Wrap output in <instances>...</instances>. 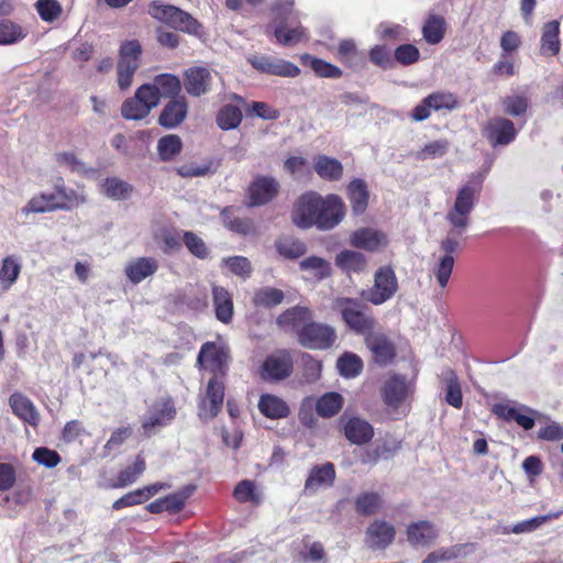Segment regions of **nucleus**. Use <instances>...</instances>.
I'll return each mask as SVG.
<instances>
[{
  "label": "nucleus",
  "instance_id": "nucleus-28",
  "mask_svg": "<svg viewBox=\"0 0 563 563\" xmlns=\"http://www.w3.org/2000/svg\"><path fill=\"white\" fill-rule=\"evenodd\" d=\"M258 410L269 419H283L289 416L290 409L284 399L276 395L264 394L258 400Z\"/></svg>",
  "mask_w": 563,
  "mask_h": 563
},
{
  "label": "nucleus",
  "instance_id": "nucleus-4",
  "mask_svg": "<svg viewBox=\"0 0 563 563\" xmlns=\"http://www.w3.org/2000/svg\"><path fill=\"white\" fill-rule=\"evenodd\" d=\"M398 290V280L395 271L390 266H382L374 274L372 288L362 291L366 301L380 306L391 299Z\"/></svg>",
  "mask_w": 563,
  "mask_h": 563
},
{
  "label": "nucleus",
  "instance_id": "nucleus-21",
  "mask_svg": "<svg viewBox=\"0 0 563 563\" xmlns=\"http://www.w3.org/2000/svg\"><path fill=\"white\" fill-rule=\"evenodd\" d=\"M311 319L312 313L307 307L296 306L279 314L276 322L285 332H296L298 334V331Z\"/></svg>",
  "mask_w": 563,
  "mask_h": 563
},
{
  "label": "nucleus",
  "instance_id": "nucleus-45",
  "mask_svg": "<svg viewBox=\"0 0 563 563\" xmlns=\"http://www.w3.org/2000/svg\"><path fill=\"white\" fill-rule=\"evenodd\" d=\"M242 111L236 106H223L217 115V124L221 130L228 131L236 129L242 121Z\"/></svg>",
  "mask_w": 563,
  "mask_h": 563
},
{
  "label": "nucleus",
  "instance_id": "nucleus-9",
  "mask_svg": "<svg viewBox=\"0 0 563 563\" xmlns=\"http://www.w3.org/2000/svg\"><path fill=\"white\" fill-rule=\"evenodd\" d=\"M320 195L313 191L303 194L297 200L291 213L292 222L302 229L317 225Z\"/></svg>",
  "mask_w": 563,
  "mask_h": 563
},
{
  "label": "nucleus",
  "instance_id": "nucleus-52",
  "mask_svg": "<svg viewBox=\"0 0 563 563\" xmlns=\"http://www.w3.org/2000/svg\"><path fill=\"white\" fill-rule=\"evenodd\" d=\"M233 495L240 503L251 501L254 504H260L262 500V495L257 492L255 483L250 479L240 482L235 486Z\"/></svg>",
  "mask_w": 563,
  "mask_h": 563
},
{
  "label": "nucleus",
  "instance_id": "nucleus-16",
  "mask_svg": "<svg viewBox=\"0 0 563 563\" xmlns=\"http://www.w3.org/2000/svg\"><path fill=\"white\" fill-rule=\"evenodd\" d=\"M365 344L371 351L373 358L380 365H386L396 355V349L389 338L382 331L372 330L365 335Z\"/></svg>",
  "mask_w": 563,
  "mask_h": 563
},
{
  "label": "nucleus",
  "instance_id": "nucleus-50",
  "mask_svg": "<svg viewBox=\"0 0 563 563\" xmlns=\"http://www.w3.org/2000/svg\"><path fill=\"white\" fill-rule=\"evenodd\" d=\"M21 272V265L16 258L9 256L2 261L0 268V283L4 289L10 288L18 279Z\"/></svg>",
  "mask_w": 563,
  "mask_h": 563
},
{
  "label": "nucleus",
  "instance_id": "nucleus-10",
  "mask_svg": "<svg viewBox=\"0 0 563 563\" xmlns=\"http://www.w3.org/2000/svg\"><path fill=\"white\" fill-rule=\"evenodd\" d=\"M292 358L288 351H277L264 361L261 368V377L267 382H279L289 377L292 373Z\"/></svg>",
  "mask_w": 563,
  "mask_h": 563
},
{
  "label": "nucleus",
  "instance_id": "nucleus-51",
  "mask_svg": "<svg viewBox=\"0 0 563 563\" xmlns=\"http://www.w3.org/2000/svg\"><path fill=\"white\" fill-rule=\"evenodd\" d=\"M151 111L143 103V101L137 98L136 93L133 98L125 100L121 108V113L123 118L128 120H142L144 119Z\"/></svg>",
  "mask_w": 563,
  "mask_h": 563
},
{
  "label": "nucleus",
  "instance_id": "nucleus-6",
  "mask_svg": "<svg viewBox=\"0 0 563 563\" xmlns=\"http://www.w3.org/2000/svg\"><path fill=\"white\" fill-rule=\"evenodd\" d=\"M335 340V329L321 322L310 320L298 331V342L310 350H327L334 344Z\"/></svg>",
  "mask_w": 563,
  "mask_h": 563
},
{
  "label": "nucleus",
  "instance_id": "nucleus-8",
  "mask_svg": "<svg viewBox=\"0 0 563 563\" xmlns=\"http://www.w3.org/2000/svg\"><path fill=\"white\" fill-rule=\"evenodd\" d=\"M351 246L369 253H378L388 246L387 234L372 227H362L354 230L349 238Z\"/></svg>",
  "mask_w": 563,
  "mask_h": 563
},
{
  "label": "nucleus",
  "instance_id": "nucleus-14",
  "mask_svg": "<svg viewBox=\"0 0 563 563\" xmlns=\"http://www.w3.org/2000/svg\"><path fill=\"white\" fill-rule=\"evenodd\" d=\"M249 62L261 73L294 78L300 74V69L295 64L282 58L272 56H251Z\"/></svg>",
  "mask_w": 563,
  "mask_h": 563
},
{
  "label": "nucleus",
  "instance_id": "nucleus-35",
  "mask_svg": "<svg viewBox=\"0 0 563 563\" xmlns=\"http://www.w3.org/2000/svg\"><path fill=\"white\" fill-rule=\"evenodd\" d=\"M347 191L353 212L362 214L367 208L369 198L366 184L361 179H354L350 183Z\"/></svg>",
  "mask_w": 563,
  "mask_h": 563
},
{
  "label": "nucleus",
  "instance_id": "nucleus-47",
  "mask_svg": "<svg viewBox=\"0 0 563 563\" xmlns=\"http://www.w3.org/2000/svg\"><path fill=\"white\" fill-rule=\"evenodd\" d=\"M183 142L178 135L168 134L158 140L157 152L162 161L174 159L181 151Z\"/></svg>",
  "mask_w": 563,
  "mask_h": 563
},
{
  "label": "nucleus",
  "instance_id": "nucleus-12",
  "mask_svg": "<svg viewBox=\"0 0 563 563\" xmlns=\"http://www.w3.org/2000/svg\"><path fill=\"white\" fill-rule=\"evenodd\" d=\"M341 429L345 438L355 445L368 443L374 437L373 426L365 419L343 413L340 418Z\"/></svg>",
  "mask_w": 563,
  "mask_h": 563
},
{
  "label": "nucleus",
  "instance_id": "nucleus-19",
  "mask_svg": "<svg viewBox=\"0 0 563 563\" xmlns=\"http://www.w3.org/2000/svg\"><path fill=\"white\" fill-rule=\"evenodd\" d=\"M438 536L439 530L428 520L412 522L407 527V540L416 548L431 545L437 540Z\"/></svg>",
  "mask_w": 563,
  "mask_h": 563
},
{
  "label": "nucleus",
  "instance_id": "nucleus-39",
  "mask_svg": "<svg viewBox=\"0 0 563 563\" xmlns=\"http://www.w3.org/2000/svg\"><path fill=\"white\" fill-rule=\"evenodd\" d=\"M142 47L136 40L125 41L119 51V65L139 68L141 65Z\"/></svg>",
  "mask_w": 563,
  "mask_h": 563
},
{
  "label": "nucleus",
  "instance_id": "nucleus-23",
  "mask_svg": "<svg viewBox=\"0 0 563 563\" xmlns=\"http://www.w3.org/2000/svg\"><path fill=\"white\" fill-rule=\"evenodd\" d=\"M395 528L393 525L384 521H374L366 531V540L373 549H385L395 539Z\"/></svg>",
  "mask_w": 563,
  "mask_h": 563
},
{
  "label": "nucleus",
  "instance_id": "nucleus-59",
  "mask_svg": "<svg viewBox=\"0 0 563 563\" xmlns=\"http://www.w3.org/2000/svg\"><path fill=\"white\" fill-rule=\"evenodd\" d=\"M426 98L431 109L434 111L442 109L452 110L456 107V99L450 92H433Z\"/></svg>",
  "mask_w": 563,
  "mask_h": 563
},
{
  "label": "nucleus",
  "instance_id": "nucleus-24",
  "mask_svg": "<svg viewBox=\"0 0 563 563\" xmlns=\"http://www.w3.org/2000/svg\"><path fill=\"white\" fill-rule=\"evenodd\" d=\"M158 269V262L153 257H137L130 261L124 268L125 276L133 284H139L154 275Z\"/></svg>",
  "mask_w": 563,
  "mask_h": 563
},
{
  "label": "nucleus",
  "instance_id": "nucleus-5",
  "mask_svg": "<svg viewBox=\"0 0 563 563\" xmlns=\"http://www.w3.org/2000/svg\"><path fill=\"white\" fill-rule=\"evenodd\" d=\"M294 0H279L275 5L277 18L280 19L275 27L274 35L278 43L292 46L306 36L305 30L300 25L292 26L288 15L291 13Z\"/></svg>",
  "mask_w": 563,
  "mask_h": 563
},
{
  "label": "nucleus",
  "instance_id": "nucleus-27",
  "mask_svg": "<svg viewBox=\"0 0 563 563\" xmlns=\"http://www.w3.org/2000/svg\"><path fill=\"white\" fill-rule=\"evenodd\" d=\"M9 404L14 412L21 420L35 427L40 421V415L33 402L24 395L14 393L9 398Z\"/></svg>",
  "mask_w": 563,
  "mask_h": 563
},
{
  "label": "nucleus",
  "instance_id": "nucleus-31",
  "mask_svg": "<svg viewBox=\"0 0 563 563\" xmlns=\"http://www.w3.org/2000/svg\"><path fill=\"white\" fill-rule=\"evenodd\" d=\"M212 301L217 319L223 323H229L233 316V300L230 292L223 287L213 286Z\"/></svg>",
  "mask_w": 563,
  "mask_h": 563
},
{
  "label": "nucleus",
  "instance_id": "nucleus-40",
  "mask_svg": "<svg viewBox=\"0 0 563 563\" xmlns=\"http://www.w3.org/2000/svg\"><path fill=\"white\" fill-rule=\"evenodd\" d=\"M284 298L283 290L274 287H263L254 291L252 301L256 307L273 308L280 305Z\"/></svg>",
  "mask_w": 563,
  "mask_h": 563
},
{
  "label": "nucleus",
  "instance_id": "nucleus-38",
  "mask_svg": "<svg viewBox=\"0 0 563 563\" xmlns=\"http://www.w3.org/2000/svg\"><path fill=\"white\" fill-rule=\"evenodd\" d=\"M314 406L320 417L330 418L341 410L343 397L339 393H327L316 401Z\"/></svg>",
  "mask_w": 563,
  "mask_h": 563
},
{
  "label": "nucleus",
  "instance_id": "nucleus-22",
  "mask_svg": "<svg viewBox=\"0 0 563 563\" xmlns=\"http://www.w3.org/2000/svg\"><path fill=\"white\" fill-rule=\"evenodd\" d=\"M211 73L205 67H192L186 71L185 89L195 97L206 93L211 86Z\"/></svg>",
  "mask_w": 563,
  "mask_h": 563
},
{
  "label": "nucleus",
  "instance_id": "nucleus-63",
  "mask_svg": "<svg viewBox=\"0 0 563 563\" xmlns=\"http://www.w3.org/2000/svg\"><path fill=\"white\" fill-rule=\"evenodd\" d=\"M400 441L394 437H386L382 445H379L375 452V456L371 460L376 463L379 457L389 459L394 456L400 450Z\"/></svg>",
  "mask_w": 563,
  "mask_h": 563
},
{
  "label": "nucleus",
  "instance_id": "nucleus-1",
  "mask_svg": "<svg viewBox=\"0 0 563 563\" xmlns=\"http://www.w3.org/2000/svg\"><path fill=\"white\" fill-rule=\"evenodd\" d=\"M481 191L482 179L473 177L457 188L454 201L445 214L450 229L440 242V254L433 267L435 279L442 288L449 283L454 266V253L459 251L462 236L470 227L471 214L479 200Z\"/></svg>",
  "mask_w": 563,
  "mask_h": 563
},
{
  "label": "nucleus",
  "instance_id": "nucleus-32",
  "mask_svg": "<svg viewBox=\"0 0 563 563\" xmlns=\"http://www.w3.org/2000/svg\"><path fill=\"white\" fill-rule=\"evenodd\" d=\"M560 23L556 20L545 23L542 27L541 53L548 56H555L560 52Z\"/></svg>",
  "mask_w": 563,
  "mask_h": 563
},
{
  "label": "nucleus",
  "instance_id": "nucleus-18",
  "mask_svg": "<svg viewBox=\"0 0 563 563\" xmlns=\"http://www.w3.org/2000/svg\"><path fill=\"white\" fill-rule=\"evenodd\" d=\"M176 409L172 399L162 398L155 402L153 410L143 421L145 433L150 434L155 427L165 426L175 418Z\"/></svg>",
  "mask_w": 563,
  "mask_h": 563
},
{
  "label": "nucleus",
  "instance_id": "nucleus-37",
  "mask_svg": "<svg viewBox=\"0 0 563 563\" xmlns=\"http://www.w3.org/2000/svg\"><path fill=\"white\" fill-rule=\"evenodd\" d=\"M444 19L438 14H430L422 27V34L427 43L431 45L440 43L444 37Z\"/></svg>",
  "mask_w": 563,
  "mask_h": 563
},
{
  "label": "nucleus",
  "instance_id": "nucleus-3",
  "mask_svg": "<svg viewBox=\"0 0 563 563\" xmlns=\"http://www.w3.org/2000/svg\"><path fill=\"white\" fill-rule=\"evenodd\" d=\"M150 14L169 26L194 35L200 34L201 25L189 13L176 8L154 2L151 4Z\"/></svg>",
  "mask_w": 563,
  "mask_h": 563
},
{
  "label": "nucleus",
  "instance_id": "nucleus-46",
  "mask_svg": "<svg viewBox=\"0 0 563 563\" xmlns=\"http://www.w3.org/2000/svg\"><path fill=\"white\" fill-rule=\"evenodd\" d=\"M450 148V142L448 140H434L423 145L419 151L415 153V157L418 161H428L443 157Z\"/></svg>",
  "mask_w": 563,
  "mask_h": 563
},
{
  "label": "nucleus",
  "instance_id": "nucleus-62",
  "mask_svg": "<svg viewBox=\"0 0 563 563\" xmlns=\"http://www.w3.org/2000/svg\"><path fill=\"white\" fill-rule=\"evenodd\" d=\"M504 112L514 117L526 112L528 108L527 99L522 96H509L501 99Z\"/></svg>",
  "mask_w": 563,
  "mask_h": 563
},
{
  "label": "nucleus",
  "instance_id": "nucleus-2",
  "mask_svg": "<svg viewBox=\"0 0 563 563\" xmlns=\"http://www.w3.org/2000/svg\"><path fill=\"white\" fill-rule=\"evenodd\" d=\"M333 307L341 313L345 325L357 334L365 336L376 327V320L368 313V307L358 299L338 297Z\"/></svg>",
  "mask_w": 563,
  "mask_h": 563
},
{
  "label": "nucleus",
  "instance_id": "nucleus-36",
  "mask_svg": "<svg viewBox=\"0 0 563 563\" xmlns=\"http://www.w3.org/2000/svg\"><path fill=\"white\" fill-rule=\"evenodd\" d=\"M55 190L58 197L59 210H71L87 202V196L84 190L69 189L64 184H57Z\"/></svg>",
  "mask_w": 563,
  "mask_h": 563
},
{
  "label": "nucleus",
  "instance_id": "nucleus-13",
  "mask_svg": "<svg viewBox=\"0 0 563 563\" xmlns=\"http://www.w3.org/2000/svg\"><path fill=\"white\" fill-rule=\"evenodd\" d=\"M413 393V385L401 375L388 378L383 387V400L389 408H399Z\"/></svg>",
  "mask_w": 563,
  "mask_h": 563
},
{
  "label": "nucleus",
  "instance_id": "nucleus-53",
  "mask_svg": "<svg viewBox=\"0 0 563 563\" xmlns=\"http://www.w3.org/2000/svg\"><path fill=\"white\" fill-rule=\"evenodd\" d=\"M35 9L41 19L48 23L57 20L63 12L62 5L57 0H37Z\"/></svg>",
  "mask_w": 563,
  "mask_h": 563
},
{
  "label": "nucleus",
  "instance_id": "nucleus-17",
  "mask_svg": "<svg viewBox=\"0 0 563 563\" xmlns=\"http://www.w3.org/2000/svg\"><path fill=\"white\" fill-rule=\"evenodd\" d=\"M278 181L268 176L256 177L249 188L250 205L261 206L271 201L278 192Z\"/></svg>",
  "mask_w": 563,
  "mask_h": 563
},
{
  "label": "nucleus",
  "instance_id": "nucleus-25",
  "mask_svg": "<svg viewBox=\"0 0 563 563\" xmlns=\"http://www.w3.org/2000/svg\"><path fill=\"white\" fill-rule=\"evenodd\" d=\"M335 478L334 466L331 463H325L311 468L308 478L305 483V492L313 494L323 487L331 486Z\"/></svg>",
  "mask_w": 563,
  "mask_h": 563
},
{
  "label": "nucleus",
  "instance_id": "nucleus-26",
  "mask_svg": "<svg viewBox=\"0 0 563 563\" xmlns=\"http://www.w3.org/2000/svg\"><path fill=\"white\" fill-rule=\"evenodd\" d=\"M187 102L184 97L173 99L163 109L158 122L166 129L179 125L187 115Z\"/></svg>",
  "mask_w": 563,
  "mask_h": 563
},
{
  "label": "nucleus",
  "instance_id": "nucleus-48",
  "mask_svg": "<svg viewBox=\"0 0 563 563\" xmlns=\"http://www.w3.org/2000/svg\"><path fill=\"white\" fill-rule=\"evenodd\" d=\"M144 471L145 462L143 459L137 457L132 465L128 466L119 474L112 487H126L135 483Z\"/></svg>",
  "mask_w": 563,
  "mask_h": 563
},
{
  "label": "nucleus",
  "instance_id": "nucleus-57",
  "mask_svg": "<svg viewBox=\"0 0 563 563\" xmlns=\"http://www.w3.org/2000/svg\"><path fill=\"white\" fill-rule=\"evenodd\" d=\"M194 487H185L184 489L170 494L164 497L165 509L169 512H177L181 510L185 506L186 500L190 497L194 492Z\"/></svg>",
  "mask_w": 563,
  "mask_h": 563
},
{
  "label": "nucleus",
  "instance_id": "nucleus-20",
  "mask_svg": "<svg viewBox=\"0 0 563 563\" xmlns=\"http://www.w3.org/2000/svg\"><path fill=\"white\" fill-rule=\"evenodd\" d=\"M514 123L505 118H493L486 126V135L493 145H507L516 137Z\"/></svg>",
  "mask_w": 563,
  "mask_h": 563
},
{
  "label": "nucleus",
  "instance_id": "nucleus-33",
  "mask_svg": "<svg viewBox=\"0 0 563 563\" xmlns=\"http://www.w3.org/2000/svg\"><path fill=\"white\" fill-rule=\"evenodd\" d=\"M335 265L345 272L361 273L367 266V258L361 252L344 250L336 254Z\"/></svg>",
  "mask_w": 563,
  "mask_h": 563
},
{
  "label": "nucleus",
  "instance_id": "nucleus-34",
  "mask_svg": "<svg viewBox=\"0 0 563 563\" xmlns=\"http://www.w3.org/2000/svg\"><path fill=\"white\" fill-rule=\"evenodd\" d=\"M314 170L322 179L330 181L339 180L343 175L342 164L338 159L327 155L316 157Z\"/></svg>",
  "mask_w": 563,
  "mask_h": 563
},
{
  "label": "nucleus",
  "instance_id": "nucleus-55",
  "mask_svg": "<svg viewBox=\"0 0 563 563\" xmlns=\"http://www.w3.org/2000/svg\"><path fill=\"white\" fill-rule=\"evenodd\" d=\"M462 545L441 548L430 552L421 563H443L459 558L462 553Z\"/></svg>",
  "mask_w": 563,
  "mask_h": 563
},
{
  "label": "nucleus",
  "instance_id": "nucleus-11",
  "mask_svg": "<svg viewBox=\"0 0 563 563\" xmlns=\"http://www.w3.org/2000/svg\"><path fill=\"white\" fill-rule=\"evenodd\" d=\"M317 227L321 230H330L336 227L345 216L343 200L336 195L320 196Z\"/></svg>",
  "mask_w": 563,
  "mask_h": 563
},
{
  "label": "nucleus",
  "instance_id": "nucleus-15",
  "mask_svg": "<svg viewBox=\"0 0 563 563\" xmlns=\"http://www.w3.org/2000/svg\"><path fill=\"white\" fill-rule=\"evenodd\" d=\"M224 399V384L218 376H213L207 384L206 395L201 400L199 416L202 419H212L221 410Z\"/></svg>",
  "mask_w": 563,
  "mask_h": 563
},
{
  "label": "nucleus",
  "instance_id": "nucleus-43",
  "mask_svg": "<svg viewBox=\"0 0 563 563\" xmlns=\"http://www.w3.org/2000/svg\"><path fill=\"white\" fill-rule=\"evenodd\" d=\"M27 35V31L20 24L10 21H0V45H11L22 41Z\"/></svg>",
  "mask_w": 563,
  "mask_h": 563
},
{
  "label": "nucleus",
  "instance_id": "nucleus-54",
  "mask_svg": "<svg viewBox=\"0 0 563 563\" xmlns=\"http://www.w3.org/2000/svg\"><path fill=\"white\" fill-rule=\"evenodd\" d=\"M462 545L441 548L430 552L421 563H443L459 558L462 553Z\"/></svg>",
  "mask_w": 563,
  "mask_h": 563
},
{
  "label": "nucleus",
  "instance_id": "nucleus-60",
  "mask_svg": "<svg viewBox=\"0 0 563 563\" xmlns=\"http://www.w3.org/2000/svg\"><path fill=\"white\" fill-rule=\"evenodd\" d=\"M135 93L150 111L159 104L161 96L153 82L142 85L136 89Z\"/></svg>",
  "mask_w": 563,
  "mask_h": 563
},
{
  "label": "nucleus",
  "instance_id": "nucleus-58",
  "mask_svg": "<svg viewBox=\"0 0 563 563\" xmlns=\"http://www.w3.org/2000/svg\"><path fill=\"white\" fill-rule=\"evenodd\" d=\"M462 391L459 379L454 373H450L446 377V394L445 400L454 408L462 407Z\"/></svg>",
  "mask_w": 563,
  "mask_h": 563
},
{
  "label": "nucleus",
  "instance_id": "nucleus-56",
  "mask_svg": "<svg viewBox=\"0 0 563 563\" xmlns=\"http://www.w3.org/2000/svg\"><path fill=\"white\" fill-rule=\"evenodd\" d=\"M222 264L227 266L231 273L242 278H247L252 272L251 262L244 256H232L222 260Z\"/></svg>",
  "mask_w": 563,
  "mask_h": 563
},
{
  "label": "nucleus",
  "instance_id": "nucleus-44",
  "mask_svg": "<svg viewBox=\"0 0 563 563\" xmlns=\"http://www.w3.org/2000/svg\"><path fill=\"white\" fill-rule=\"evenodd\" d=\"M153 85L158 90V93L164 98H174L181 90L180 80L172 74H161L153 80Z\"/></svg>",
  "mask_w": 563,
  "mask_h": 563
},
{
  "label": "nucleus",
  "instance_id": "nucleus-61",
  "mask_svg": "<svg viewBox=\"0 0 563 563\" xmlns=\"http://www.w3.org/2000/svg\"><path fill=\"white\" fill-rule=\"evenodd\" d=\"M380 498L377 494L365 493L355 501L356 511L362 515H372L379 507Z\"/></svg>",
  "mask_w": 563,
  "mask_h": 563
},
{
  "label": "nucleus",
  "instance_id": "nucleus-29",
  "mask_svg": "<svg viewBox=\"0 0 563 563\" xmlns=\"http://www.w3.org/2000/svg\"><path fill=\"white\" fill-rule=\"evenodd\" d=\"M133 186L119 177H107L100 184V194L114 200H128L133 194Z\"/></svg>",
  "mask_w": 563,
  "mask_h": 563
},
{
  "label": "nucleus",
  "instance_id": "nucleus-64",
  "mask_svg": "<svg viewBox=\"0 0 563 563\" xmlns=\"http://www.w3.org/2000/svg\"><path fill=\"white\" fill-rule=\"evenodd\" d=\"M184 243L187 246V249L192 253L195 256L199 258H205L208 255V249L202 241L201 238L196 235L192 232H185L184 234Z\"/></svg>",
  "mask_w": 563,
  "mask_h": 563
},
{
  "label": "nucleus",
  "instance_id": "nucleus-49",
  "mask_svg": "<svg viewBox=\"0 0 563 563\" xmlns=\"http://www.w3.org/2000/svg\"><path fill=\"white\" fill-rule=\"evenodd\" d=\"M340 374L344 377H355L361 374L363 362L354 353H344L336 363Z\"/></svg>",
  "mask_w": 563,
  "mask_h": 563
},
{
  "label": "nucleus",
  "instance_id": "nucleus-30",
  "mask_svg": "<svg viewBox=\"0 0 563 563\" xmlns=\"http://www.w3.org/2000/svg\"><path fill=\"white\" fill-rule=\"evenodd\" d=\"M54 210H59L56 192H41L29 200L21 209V213L29 217L31 213H45Z\"/></svg>",
  "mask_w": 563,
  "mask_h": 563
},
{
  "label": "nucleus",
  "instance_id": "nucleus-7",
  "mask_svg": "<svg viewBox=\"0 0 563 563\" xmlns=\"http://www.w3.org/2000/svg\"><path fill=\"white\" fill-rule=\"evenodd\" d=\"M229 353L223 345L214 342H206L198 354L197 365L206 371L218 375H224L228 366Z\"/></svg>",
  "mask_w": 563,
  "mask_h": 563
},
{
  "label": "nucleus",
  "instance_id": "nucleus-41",
  "mask_svg": "<svg viewBox=\"0 0 563 563\" xmlns=\"http://www.w3.org/2000/svg\"><path fill=\"white\" fill-rule=\"evenodd\" d=\"M303 272H308L313 278L321 280L331 274V265L328 261L318 256H309L299 263Z\"/></svg>",
  "mask_w": 563,
  "mask_h": 563
},
{
  "label": "nucleus",
  "instance_id": "nucleus-42",
  "mask_svg": "<svg viewBox=\"0 0 563 563\" xmlns=\"http://www.w3.org/2000/svg\"><path fill=\"white\" fill-rule=\"evenodd\" d=\"M275 245L277 252L289 260L298 258L307 251L305 243L292 236H282Z\"/></svg>",
  "mask_w": 563,
  "mask_h": 563
}]
</instances>
